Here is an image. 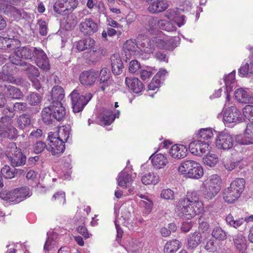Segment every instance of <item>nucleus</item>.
Listing matches in <instances>:
<instances>
[{
	"label": "nucleus",
	"instance_id": "nucleus-56",
	"mask_svg": "<svg viewBox=\"0 0 253 253\" xmlns=\"http://www.w3.org/2000/svg\"><path fill=\"white\" fill-rule=\"evenodd\" d=\"M13 109L19 113L25 112L28 109V106L25 102H16L14 104Z\"/></svg>",
	"mask_w": 253,
	"mask_h": 253
},
{
	"label": "nucleus",
	"instance_id": "nucleus-2",
	"mask_svg": "<svg viewBox=\"0 0 253 253\" xmlns=\"http://www.w3.org/2000/svg\"><path fill=\"white\" fill-rule=\"evenodd\" d=\"M221 179L216 174L212 175L204 184L202 190L203 197L208 200L213 199L220 190Z\"/></svg>",
	"mask_w": 253,
	"mask_h": 253
},
{
	"label": "nucleus",
	"instance_id": "nucleus-1",
	"mask_svg": "<svg viewBox=\"0 0 253 253\" xmlns=\"http://www.w3.org/2000/svg\"><path fill=\"white\" fill-rule=\"evenodd\" d=\"M178 171L184 174L187 177L199 179L204 174L203 169L201 165L192 160H187L182 162L178 168Z\"/></svg>",
	"mask_w": 253,
	"mask_h": 253
},
{
	"label": "nucleus",
	"instance_id": "nucleus-47",
	"mask_svg": "<svg viewBox=\"0 0 253 253\" xmlns=\"http://www.w3.org/2000/svg\"><path fill=\"white\" fill-rule=\"evenodd\" d=\"M213 136V133L211 129L203 128L200 129L198 135L199 140L205 141L208 140Z\"/></svg>",
	"mask_w": 253,
	"mask_h": 253
},
{
	"label": "nucleus",
	"instance_id": "nucleus-23",
	"mask_svg": "<svg viewBox=\"0 0 253 253\" xmlns=\"http://www.w3.org/2000/svg\"><path fill=\"white\" fill-rule=\"evenodd\" d=\"M230 187L224 189L223 192V198L225 202L228 204L234 203L240 197L237 192Z\"/></svg>",
	"mask_w": 253,
	"mask_h": 253
},
{
	"label": "nucleus",
	"instance_id": "nucleus-28",
	"mask_svg": "<svg viewBox=\"0 0 253 253\" xmlns=\"http://www.w3.org/2000/svg\"><path fill=\"white\" fill-rule=\"evenodd\" d=\"M13 167H20L24 165L26 161V157L22 151L18 152L15 155L8 159Z\"/></svg>",
	"mask_w": 253,
	"mask_h": 253
},
{
	"label": "nucleus",
	"instance_id": "nucleus-51",
	"mask_svg": "<svg viewBox=\"0 0 253 253\" xmlns=\"http://www.w3.org/2000/svg\"><path fill=\"white\" fill-rule=\"evenodd\" d=\"M137 48L139 45L132 40H127L124 45V50L129 51L130 54L135 52Z\"/></svg>",
	"mask_w": 253,
	"mask_h": 253
},
{
	"label": "nucleus",
	"instance_id": "nucleus-38",
	"mask_svg": "<svg viewBox=\"0 0 253 253\" xmlns=\"http://www.w3.org/2000/svg\"><path fill=\"white\" fill-rule=\"evenodd\" d=\"M4 44V48H3V49H10V50H14L15 51L17 48L20 47V46L21 45V42L20 41L15 39L6 38Z\"/></svg>",
	"mask_w": 253,
	"mask_h": 253
},
{
	"label": "nucleus",
	"instance_id": "nucleus-37",
	"mask_svg": "<svg viewBox=\"0 0 253 253\" xmlns=\"http://www.w3.org/2000/svg\"><path fill=\"white\" fill-rule=\"evenodd\" d=\"M245 185V180L243 178H238L235 179L230 183V187L233 190H237L236 192L241 195L244 190Z\"/></svg>",
	"mask_w": 253,
	"mask_h": 253
},
{
	"label": "nucleus",
	"instance_id": "nucleus-26",
	"mask_svg": "<svg viewBox=\"0 0 253 253\" xmlns=\"http://www.w3.org/2000/svg\"><path fill=\"white\" fill-rule=\"evenodd\" d=\"M206 239V235H203L200 232H194L188 241V247L191 249L196 248L203 240Z\"/></svg>",
	"mask_w": 253,
	"mask_h": 253
},
{
	"label": "nucleus",
	"instance_id": "nucleus-57",
	"mask_svg": "<svg viewBox=\"0 0 253 253\" xmlns=\"http://www.w3.org/2000/svg\"><path fill=\"white\" fill-rule=\"evenodd\" d=\"M243 113L245 117L249 120H253V106L246 105L243 109Z\"/></svg>",
	"mask_w": 253,
	"mask_h": 253
},
{
	"label": "nucleus",
	"instance_id": "nucleus-29",
	"mask_svg": "<svg viewBox=\"0 0 253 253\" xmlns=\"http://www.w3.org/2000/svg\"><path fill=\"white\" fill-rule=\"evenodd\" d=\"M95 44V41L90 38L79 41L76 45L78 50L82 51L86 49H94Z\"/></svg>",
	"mask_w": 253,
	"mask_h": 253
},
{
	"label": "nucleus",
	"instance_id": "nucleus-50",
	"mask_svg": "<svg viewBox=\"0 0 253 253\" xmlns=\"http://www.w3.org/2000/svg\"><path fill=\"white\" fill-rule=\"evenodd\" d=\"M4 132L7 134V137L10 139H13L18 136L17 129L11 125H9L6 127L4 125L3 129V133Z\"/></svg>",
	"mask_w": 253,
	"mask_h": 253
},
{
	"label": "nucleus",
	"instance_id": "nucleus-40",
	"mask_svg": "<svg viewBox=\"0 0 253 253\" xmlns=\"http://www.w3.org/2000/svg\"><path fill=\"white\" fill-rule=\"evenodd\" d=\"M139 49L146 53L150 54L154 51L155 45L151 43V40L146 39L139 44Z\"/></svg>",
	"mask_w": 253,
	"mask_h": 253
},
{
	"label": "nucleus",
	"instance_id": "nucleus-30",
	"mask_svg": "<svg viewBox=\"0 0 253 253\" xmlns=\"http://www.w3.org/2000/svg\"><path fill=\"white\" fill-rule=\"evenodd\" d=\"M160 181L158 175L154 172H149L142 176L141 181L144 185H156Z\"/></svg>",
	"mask_w": 253,
	"mask_h": 253
},
{
	"label": "nucleus",
	"instance_id": "nucleus-34",
	"mask_svg": "<svg viewBox=\"0 0 253 253\" xmlns=\"http://www.w3.org/2000/svg\"><path fill=\"white\" fill-rule=\"evenodd\" d=\"M180 243L178 240H173L168 242L164 249L165 253H174L180 248Z\"/></svg>",
	"mask_w": 253,
	"mask_h": 253
},
{
	"label": "nucleus",
	"instance_id": "nucleus-3",
	"mask_svg": "<svg viewBox=\"0 0 253 253\" xmlns=\"http://www.w3.org/2000/svg\"><path fill=\"white\" fill-rule=\"evenodd\" d=\"M70 96L72 108L75 113L82 111L92 97V94L90 92H87L84 95H80L76 90L73 91Z\"/></svg>",
	"mask_w": 253,
	"mask_h": 253
},
{
	"label": "nucleus",
	"instance_id": "nucleus-32",
	"mask_svg": "<svg viewBox=\"0 0 253 253\" xmlns=\"http://www.w3.org/2000/svg\"><path fill=\"white\" fill-rule=\"evenodd\" d=\"M117 181L118 184L120 187L125 188L131 184V176L126 172L122 171L118 176Z\"/></svg>",
	"mask_w": 253,
	"mask_h": 253
},
{
	"label": "nucleus",
	"instance_id": "nucleus-25",
	"mask_svg": "<svg viewBox=\"0 0 253 253\" xmlns=\"http://www.w3.org/2000/svg\"><path fill=\"white\" fill-rule=\"evenodd\" d=\"M150 159H151L154 167L157 169L163 168L168 164L167 158L162 154H158L156 155L153 154L150 156Z\"/></svg>",
	"mask_w": 253,
	"mask_h": 253
},
{
	"label": "nucleus",
	"instance_id": "nucleus-62",
	"mask_svg": "<svg viewBox=\"0 0 253 253\" xmlns=\"http://www.w3.org/2000/svg\"><path fill=\"white\" fill-rule=\"evenodd\" d=\"M47 145L42 141H38L34 146V150L36 154L41 153L43 152L45 148L47 149Z\"/></svg>",
	"mask_w": 253,
	"mask_h": 253
},
{
	"label": "nucleus",
	"instance_id": "nucleus-42",
	"mask_svg": "<svg viewBox=\"0 0 253 253\" xmlns=\"http://www.w3.org/2000/svg\"><path fill=\"white\" fill-rule=\"evenodd\" d=\"M111 76V73L107 68H102L98 73V82L99 84H107Z\"/></svg>",
	"mask_w": 253,
	"mask_h": 253
},
{
	"label": "nucleus",
	"instance_id": "nucleus-13",
	"mask_svg": "<svg viewBox=\"0 0 253 253\" xmlns=\"http://www.w3.org/2000/svg\"><path fill=\"white\" fill-rule=\"evenodd\" d=\"M209 145L208 142L199 140H195L190 143L189 149L192 154L196 156H201L207 151Z\"/></svg>",
	"mask_w": 253,
	"mask_h": 253
},
{
	"label": "nucleus",
	"instance_id": "nucleus-59",
	"mask_svg": "<svg viewBox=\"0 0 253 253\" xmlns=\"http://www.w3.org/2000/svg\"><path fill=\"white\" fill-rule=\"evenodd\" d=\"M199 230L200 231H202L201 233L203 235H206V238H207V236L209 235V230H210V224L208 222L206 221H202L201 222L199 226Z\"/></svg>",
	"mask_w": 253,
	"mask_h": 253
},
{
	"label": "nucleus",
	"instance_id": "nucleus-15",
	"mask_svg": "<svg viewBox=\"0 0 253 253\" xmlns=\"http://www.w3.org/2000/svg\"><path fill=\"white\" fill-rule=\"evenodd\" d=\"M149 5L148 9L152 13H156L165 11L169 5L166 0H146Z\"/></svg>",
	"mask_w": 253,
	"mask_h": 253
},
{
	"label": "nucleus",
	"instance_id": "nucleus-35",
	"mask_svg": "<svg viewBox=\"0 0 253 253\" xmlns=\"http://www.w3.org/2000/svg\"><path fill=\"white\" fill-rule=\"evenodd\" d=\"M52 133L56 135L55 137L64 143L67 141L70 135L69 129L65 126L60 127L57 132H52Z\"/></svg>",
	"mask_w": 253,
	"mask_h": 253
},
{
	"label": "nucleus",
	"instance_id": "nucleus-41",
	"mask_svg": "<svg viewBox=\"0 0 253 253\" xmlns=\"http://www.w3.org/2000/svg\"><path fill=\"white\" fill-rule=\"evenodd\" d=\"M6 94L7 97L13 99H20L23 96L22 91L18 88L10 85Z\"/></svg>",
	"mask_w": 253,
	"mask_h": 253
},
{
	"label": "nucleus",
	"instance_id": "nucleus-24",
	"mask_svg": "<svg viewBox=\"0 0 253 253\" xmlns=\"http://www.w3.org/2000/svg\"><path fill=\"white\" fill-rule=\"evenodd\" d=\"M235 97L241 103L253 104V97L242 88L235 90Z\"/></svg>",
	"mask_w": 253,
	"mask_h": 253
},
{
	"label": "nucleus",
	"instance_id": "nucleus-11",
	"mask_svg": "<svg viewBox=\"0 0 253 253\" xmlns=\"http://www.w3.org/2000/svg\"><path fill=\"white\" fill-rule=\"evenodd\" d=\"M243 119L241 112L235 106L228 108L224 112L223 120L226 123H239Z\"/></svg>",
	"mask_w": 253,
	"mask_h": 253
},
{
	"label": "nucleus",
	"instance_id": "nucleus-33",
	"mask_svg": "<svg viewBox=\"0 0 253 253\" xmlns=\"http://www.w3.org/2000/svg\"><path fill=\"white\" fill-rule=\"evenodd\" d=\"M115 116L113 112L110 110L103 111L100 120V123L102 125H110L114 121Z\"/></svg>",
	"mask_w": 253,
	"mask_h": 253
},
{
	"label": "nucleus",
	"instance_id": "nucleus-16",
	"mask_svg": "<svg viewBox=\"0 0 253 253\" xmlns=\"http://www.w3.org/2000/svg\"><path fill=\"white\" fill-rule=\"evenodd\" d=\"M178 202L181 205L189 204L191 206L194 205L199 208H202L203 204L199 201V195L196 191H190L187 193L186 197L181 199Z\"/></svg>",
	"mask_w": 253,
	"mask_h": 253
},
{
	"label": "nucleus",
	"instance_id": "nucleus-12",
	"mask_svg": "<svg viewBox=\"0 0 253 253\" xmlns=\"http://www.w3.org/2000/svg\"><path fill=\"white\" fill-rule=\"evenodd\" d=\"M233 144V138L228 133H221L216 138L215 145L218 149L229 150L232 148Z\"/></svg>",
	"mask_w": 253,
	"mask_h": 253
},
{
	"label": "nucleus",
	"instance_id": "nucleus-6",
	"mask_svg": "<svg viewBox=\"0 0 253 253\" xmlns=\"http://www.w3.org/2000/svg\"><path fill=\"white\" fill-rule=\"evenodd\" d=\"M202 210V208H199L194 205L191 206L187 204L181 205L180 202H178L177 206V212L178 216L188 219L194 217L200 212Z\"/></svg>",
	"mask_w": 253,
	"mask_h": 253
},
{
	"label": "nucleus",
	"instance_id": "nucleus-60",
	"mask_svg": "<svg viewBox=\"0 0 253 253\" xmlns=\"http://www.w3.org/2000/svg\"><path fill=\"white\" fill-rule=\"evenodd\" d=\"M7 8L11 14L15 18H20L22 16V13L23 12V10L18 9L11 5H9Z\"/></svg>",
	"mask_w": 253,
	"mask_h": 253
},
{
	"label": "nucleus",
	"instance_id": "nucleus-20",
	"mask_svg": "<svg viewBox=\"0 0 253 253\" xmlns=\"http://www.w3.org/2000/svg\"><path fill=\"white\" fill-rule=\"evenodd\" d=\"M233 241L236 249L240 253H245L247 248V240L242 233H239L233 237Z\"/></svg>",
	"mask_w": 253,
	"mask_h": 253
},
{
	"label": "nucleus",
	"instance_id": "nucleus-52",
	"mask_svg": "<svg viewBox=\"0 0 253 253\" xmlns=\"http://www.w3.org/2000/svg\"><path fill=\"white\" fill-rule=\"evenodd\" d=\"M1 173L5 178L11 179L15 177V172L13 169L9 166L5 165L1 169Z\"/></svg>",
	"mask_w": 253,
	"mask_h": 253
},
{
	"label": "nucleus",
	"instance_id": "nucleus-49",
	"mask_svg": "<svg viewBox=\"0 0 253 253\" xmlns=\"http://www.w3.org/2000/svg\"><path fill=\"white\" fill-rule=\"evenodd\" d=\"M26 100L30 105L35 106L40 103L41 96L38 93L31 92L27 96Z\"/></svg>",
	"mask_w": 253,
	"mask_h": 253
},
{
	"label": "nucleus",
	"instance_id": "nucleus-58",
	"mask_svg": "<svg viewBox=\"0 0 253 253\" xmlns=\"http://www.w3.org/2000/svg\"><path fill=\"white\" fill-rule=\"evenodd\" d=\"M3 199L8 202H13L14 204L17 203L15 192L14 190L7 192Z\"/></svg>",
	"mask_w": 253,
	"mask_h": 253
},
{
	"label": "nucleus",
	"instance_id": "nucleus-7",
	"mask_svg": "<svg viewBox=\"0 0 253 253\" xmlns=\"http://www.w3.org/2000/svg\"><path fill=\"white\" fill-rule=\"evenodd\" d=\"M33 61L42 70L47 71L50 69L48 58L44 51L39 47H35Z\"/></svg>",
	"mask_w": 253,
	"mask_h": 253
},
{
	"label": "nucleus",
	"instance_id": "nucleus-36",
	"mask_svg": "<svg viewBox=\"0 0 253 253\" xmlns=\"http://www.w3.org/2000/svg\"><path fill=\"white\" fill-rule=\"evenodd\" d=\"M225 221L227 225L235 228H238L244 222L243 218H236L231 214H229L226 217Z\"/></svg>",
	"mask_w": 253,
	"mask_h": 253
},
{
	"label": "nucleus",
	"instance_id": "nucleus-53",
	"mask_svg": "<svg viewBox=\"0 0 253 253\" xmlns=\"http://www.w3.org/2000/svg\"><path fill=\"white\" fill-rule=\"evenodd\" d=\"M160 197L167 200H172L174 199V193L170 189H164L161 192Z\"/></svg>",
	"mask_w": 253,
	"mask_h": 253
},
{
	"label": "nucleus",
	"instance_id": "nucleus-22",
	"mask_svg": "<svg viewBox=\"0 0 253 253\" xmlns=\"http://www.w3.org/2000/svg\"><path fill=\"white\" fill-rule=\"evenodd\" d=\"M125 82L127 87L135 93L140 92L143 88V84L138 78L126 77Z\"/></svg>",
	"mask_w": 253,
	"mask_h": 253
},
{
	"label": "nucleus",
	"instance_id": "nucleus-31",
	"mask_svg": "<svg viewBox=\"0 0 253 253\" xmlns=\"http://www.w3.org/2000/svg\"><path fill=\"white\" fill-rule=\"evenodd\" d=\"M8 68L7 66H4L2 68V71L0 72V82H7L9 84H17L18 81L12 74L6 73L4 72L5 70Z\"/></svg>",
	"mask_w": 253,
	"mask_h": 253
},
{
	"label": "nucleus",
	"instance_id": "nucleus-17",
	"mask_svg": "<svg viewBox=\"0 0 253 253\" xmlns=\"http://www.w3.org/2000/svg\"><path fill=\"white\" fill-rule=\"evenodd\" d=\"M49 107L54 119L59 122L64 118L66 110L62 103H51Z\"/></svg>",
	"mask_w": 253,
	"mask_h": 253
},
{
	"label": "nucleus",
	"instance_id": "nucleus-9",
	"mask_svg": "<svg viewBox=\"0 0 253 253\" xmlns=\"http://www.w3.org/2000/svg\"><path fill=\"white\" fill-rule=\"evenodd\" d=\"M98 78V71L90 69L84 71L79 76L80 82L84 86H93Z\"/></svg>",
	"mask_w": 253,
	"mask_h": 253
},
{
	"label": "nucleus",
	"instance_id": "nucleus-39",
	"mask_svg": "<svg viewBox=\"0 0 253 253\" xmlns=\"http://www.w3.org/2000/svg\"><path fill=\"white\" fill-rule=\"evenodd\" d=\"M30 117L27 114H22L17 119V123L19 128L24 129L31 124Z\"/></svg>",
	"mask_w": 253,
	"mask_h": 253
},
{
	"label": "nucleus",
	"instance_id": "nucleus-54",
	"mask_svg": "<svg viewBox=\"0 0 253 253\" xmlns=\"http://www.w3.org/2000/svg\"><path fill=\"white\" fill-rule=\"evenodd\" d=\"M176 46V42L172 38H166L164 47L162 49L173 50Z\"/></svg>",
	"mask_w": 253,
	"mask_h": 253
},
{
	"label": "nucleus",
	"instance_id": "nucleus-27",
	"mask_svg": "<svg viewBox=\"0 0 253 253\" xmlns=\"http://www.w3.org/2000/svg\"><path fill=\"white\" fill-rule=\"evenodd\" d=\"M65 96L64 90L60 86L56 85L53 87L51 91V103H61Z\"/></svg>",
	"mask_w": 253,
	"mask_h": 253
},
{
	"label": "nucleus",
	"instance_id": "nucleus-64",
	"mask_svg": "<svg viewBox=\"0 0 253 253\" xmlns=\"http://www.w3.org/2000/svg\"><path fill=\"white\" fill-rule=\"evenodd\" d=\"M140 68V63L137 60H133L129 63L128 69L132 73H135Z\"/></svg>",
	"mask_w": 253,
	"mask_h": 253
},
{
	"label": "nucleus",
	"instance_id": "nucleus-46",
	"mask_svg": "<svg viewBox=\"0 0 253 253\" xmlns=\"http://www.w3.org/2000/svg\"><path fill=\"white\" fill-rule=\"evenodd\" d=\"M159 28L168 32L175 31L176 27L171 22L166 20H160L159 22Z\"/></svg>",
	"mask_w": 253,
	"mask_h": 253
},
{
	"label": "nucleus",
	"instance_id": "nucleus-48",
	"mask_svg": "<svg viewBox=\"0 0 253 253\" xmlns=\"http://www.w3.org/2000/svg\"><path fill=\"white\" fill-rule=\"evenodd\" d=\"M203 160L205 164L212 167L216 164L218 159L215 155L209 153L203 158Z\"/></svg>",
	"mask_w": 253,
	"mask_h": 253
},
{
	"label": "nucleus",
	"instance_id": "nucleus-61",
	"mask_svg": "<svg viewBox=\"0 0 253 253\" xmlns=\"http://www.w3.org/2000/svg\"><path fill=\"white\" fill-rule=\"evenodd\" d=\"M37 25L39 26L40 34L42 36H45L47 33V24L45 21L42 19H40L38 21Z\"/></svg>",
	"mask_w": 253,
	"mask_h": 253
},
{
	"label": "nucleus",
	"instance_id": "nucleus-5",
	"mask_svg": "<svg viewBox=\"0 0 253 253\" xmlns=\"http://www.w3.org/2000/svg\"><path fill=\"white\" fill-rule=\"evenodd\" d=\"M56 135L49 132L48 134L47 140L49 141L47 150L51 152L52 155H60L64 151L65 146L64 142L55 137Z\"/></svg>",
	"mask_w": 253,
	"mask_h": 253
},
{
	"label": "nucleus",
	"instance_id": "nucleus-4",
	"mask_svg": "<svg viewBox=\"0 0 253 253\" xmlns=\"http://www.w3.org/2000/svg\"><path fill=\"white\" fill-rule=\"evenodd\" d=\"M9 59L11 63L19 66L26 72L29 79L33 82L36 80V78L40 75L38 69L31 64L25 61L15 59L13 56H9Z\"/></svg>",
	"mask_w": 253,
	"mask_h": 253
},
{
	"label": "nucleus",
	"instance_id": "nucleus-45",
	"mask_svg": "<svg viewBox=\"0 0 253 253\" xmlns=\"http://www.w3.org/2000/svg\"><path fill=\"white\" fill-rule=\"evenodd\" d=\"M21 151L20 148H18L14 142L9 143L5 151V155L9 159L15 155L18 152Z\"/></svg>",
	"mask_w": 253,
	"mask_h": 253
},
{
	"label": "nucleus",
	"instance_id": "nucleus-18",
	"mask_svg": "<svg viewBox=\"0 0 253 253\" xmlns=\"http://www.w3.org/2000/svg\"><path fill=\"white\" fill-rule=\"evenodd\" d=\"M237 141L242 144H250L253 143V122L248 123L245 130L244 136H238Z\"/></svg>",
	"mask_w": 253,
	"mask_h": 253
},
{
	"label": "nucleus",
	"instance_id": "nucleus-43",
	"mask_svg": "<svg viewBox=\"0 0 253 253\" xmlns=\"http://www.w3.org/2000/svg\"><path fill=\"white\" fill-rule=\"evenodd\" d=\"M42 121L45 124L49 125L52 123L53 118L49 106L45 107L43 109L42 112Z\"/></svg>",
	"mask_w": 253,
	"mask_h": 253
},
{
	"label": "nucleus",
	"instance_id": "nucleus-55",
	"mask_svg": "<svg viewBox=\"0 0 253 253\" xmlns=\"http://www.w3.org/2000/svg\"><path fill=\"white\" fill-rule=\"evenodd\" d=\"M235 72L233 71L228 75L225 76L224 83L227 88L231 87V84L235 82Z\"/></svg>",
	"mask_w": 253,
	"mask_h": 253
},
{
	"label": "nucleus",
	"instance_id": "nucleus-8",
	"mask_svg": "<svg viewBox=\"0 0 253 253\" xmlns=\"http://www.w3.org/2000/svg\"><path fill=\"white\" fill-rule=\"evenodd\" d=\"M77 5V0H58L54 4L53 8L58 14H66V11H72Z\"/></svg>",
	"mask_w": 253,
	"mask_h": 253
},
{
	"label": "nucleus",
	"instance_id": "nucleus-19",
	"mask_svg": "<svg viewBox=\"0 0 253 253\" xmlns=\"http://www.w3.org/2000/svg\"><path fill=\"white\" fill-rule=\"evenodd\" d=\"M187 152V149L184 145L175 144L171 146L169 154L172 158L180 159L186 156Z\"/></svg>",
	"mask_w": 253,
	"mask_h": 253
},
{
	"label": "nucleus",
	"instance_id": "nucleus-10",
	"mask_svg": "<svg viewBox=\"0 0 253 253\" xmlns=\"http://www.w3.org/2000/svg\"><path fill=\"white\" fill-rule=\"evenodd\" d=\"M35 51V47H30L27 46H22L17 48V50L14 51L13 54L9 56H13L15 59L19 60H21L22 59L32 61L34 58Z\"/></svg>",
	"mask_w": 253,
	"mask_h": 253
},
{
	"label": "nucleus",
	"instance_id": "nucleus-63",
	"mask_svg": "<svg viewBox=\"0 0 253 253\" xmlns=\"http://www.w3.org/2000/svg\"><path fill=\"white\" fill-rule=\"evenodd\" d=\"M165 42V38H161L160 37H155L151 40V43L159 48L164 47Z\"/></svg>",
	"mask_w": 253,
	"mask_h": 253
},
{
	"label": "nucleus",
	"instance_id": "nucleus-21",
	"mask_svg": "<svg viewBox=\"0 0 253 253\" xmlns=\"http://www.w3.org/2000/svg\"><path fill=\"white\" fill-rule=\"evenodd\" d=\"M111 62L112 71L115 75H120L124 68L123 62L118 54L112 55L110 58Z\"/></svg>",
	"mask_w": 253,
	"mask_h": 253
},
{
	"label": "nucleus",
	"instance_id": "nucleus-14",
	"mask_svg": "<svg viewBox=\"0 0 253 253\" xmlns=\"http://www.w3.org/2000/svg\"><path fill=\"white\" fill-rule=\"evenodd\" d=\"M80 30L84 35L90 36L98 31V26L92 19H85L80 24Z\"/></svg>",
	"mask_w": 253,
	"mask_h": 253
},
{
	"label": "nucleus",
	"instance_id": "nucleus-44",
	"mask_svg": "<svg viewBox=\"0 0 253 253\" xmlns=\"http://www.w3.org/2000/svg\"><path fill=\"white\" fill-rule=\"evenodd\" d=\"M211 235L218 240L223 241L226 239V233L220 227H215L212 231Z\"/></svg>",
	"mask_w": 253,
	"mask_h": 253
}]
</instances>
